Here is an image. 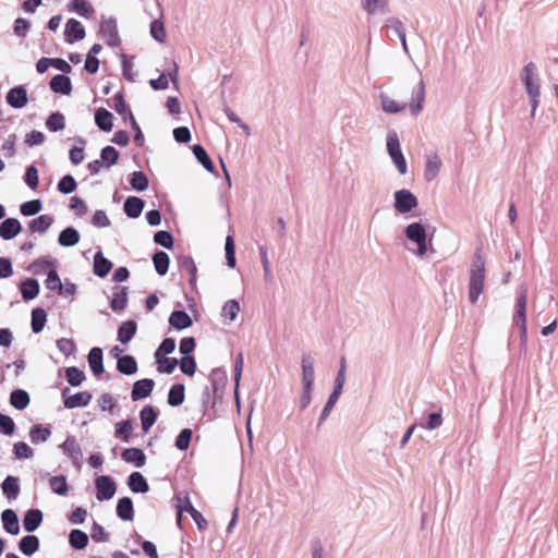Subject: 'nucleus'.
Returning <instances> with one entry per match:
<instances>
[{
    "label": "nucleus",
    "mask_w": 558,
    "mask_h": 558,
    "mask_svg": "<svg viewBox=\"0 0 558 558\" xmlns=\"http://www.w3.org/2000/svg\"><path fill=\"white\" fill-rule=\"evenodd\" d=\"M112 101H113L112 107L117 111V113H119L124 120H126L128 117H130V113H132V111L130 110L129 106L126 105L123 94L117 93L113 96Z\"/></svg>",
    "instance_id": "09e8293b"
},
{
    "label": "nucleus",
    "mask_w": 558,
    "mask_h": 558,
    "mask_svg": "<svg viewBox=\"0 0 558 558\" xmlns=\"http://www.w3.org/2000/svg\"><path fill=\"white\" fill-rule=\"evenodd\" d=\"M14 454L17 459H29L33 457V449L24 441H19L13 447Z\"/></svg>",
    "instance_id": "0e129e2a"
},
{
    "label": "nucleus",
    "mask_w": 558,
    "mask_h": 558,
    "mask_svg": "<svg viewBox=\"0 0 558 558\" xmlns=\"http://www.w3.org/2000/svg\"><path fill=\"white\" fill-rule=\"evenodd\" d=\"M51 435V430L48 427H41L40 425H35L32 427L29 432V438L33 444L44 442Z\"/></svg>",
    "instance_id": "3c124183"
},
{
    "label": "nucleus",
    "mask_w": 558,
    "mask_h": 558,
    "mask_svg": "<svg viewBox=\"0 0 558 558\" xmlns=\"http://www.w3.org/2000/svg\"><path fill=\"white\" fill-rule=\"evenodd\" d=\"M441 168V160L437 154H433L427 157L426 167H425V179L427 181L434 180Z\"/></svg>",
    "instance_id": "2f4dec72"
},
{
    "label": "nucleus",
    "mask_w": 558,
    "mask_h": 558,
    "mask_svg": "<svg viewBox=\"0 0 558 558\" xmlns=\"http://www.w3.org/2000/svg\"><path fill=\"white\" fill-rule=\"evenodd\" d=\"M49 486L53 493L61 496L66 495L69 490L66 477L64 475L52 476L49 480Z\"/></svg>",
    "instance_id": "8fccbe9b"
},
{
    "label": "nucleus",
    "mask_w": 558,
    "mask_h": 558,
    "mask_svg": "<svg viewBox=\"0 0 558 558\" xmlns=\"http://www.w3.org/2000/svg\"><path fill=\"white\" fill-rule=\"evenodd\" d=\"M144 201L136 196H130L124 202V213L130 218H137L143 211Z\"/></svg>",
    "instance_id": "6ab92c4d"
},
{
    "label": "nucleus",
    "mask_w": 558,
    "mask_h": 558,
    "mask_svg": "<svg viewBox=\"0 0 558 558\" xmlns=\"http://www.w3.org/2000/svg\"><path fill=\"white\" fill-rule=\"evenodd\" d=\"M526 304L527 289L523 288L520 291V295L515 304V314L513 316V322L521 326L523 332H525L526 329Z\"/></svg>",
    "instance_id": "6e6552de"
},
{
    "label": "nucleus",
    "mask_w": 558,
    "mask_h": 558,
    "mask_svg": "<svg viewBox=\"0 0 558 558\" xmlns=\"http://www.w3.org/2000/svg\"><path fill=\"white\" fill-rule=\"evenodd\" d=\"M156 361L158 364V371L167 374H171L179 363L177 359L167 356H159V360Z\"/></svg>",
    "instance_id": "13d9d810"
},
{
    "label": "nucleus",
    "mask_w": 558,
    "mask_h": 558,
    "mask_svg": "<svg viewBox=\"0 0 558 558\" xmlns=\"http://www.w3.org/2000/svg\"><path fill=\"white\" fill-rule=\"evenodd\" d=\"M117 514L124 521H131L134 518L133 501L129 497H123L118 501Z\"/></svg>",
    "instance_id": "a878e982"
},
{
    "label": "nucleus",
    "mask_w": 558,
    "mask_h": 558,
    "mask_svg": "<svg viewBox=\"0 0 558 558\" xmlns=\"http://www.w3.org/2000/svg\"><path fill=\"white\" fill-rule=\"evenodd\" d=\"M53 222V219L49 215H41L29 222V229L32 232H45Z\"/></svg>",
    "instance_id": "c03bdc74"
},
{
    "label": "nucleus",
    "mask_w": 558,
    "mask_h": 558,
    "mask_svg": "<svg viewBox=\"0 0 558 558\" xmlns=\"http://www.w3.org/2000/svg\"><path fill=\"white\" fill-rule=\"evenodd\" d=\"M19 548L24 555L31 556L38 550L39 539L35 535L24 536L20 541Z\"/></svg>",
    "instance_id": "e433bc0d"
},
{
    "label": "nucleus",
    "mask_w": 558,
    "mask_h": 558,
    "mask_svg": "<svg viewBox=\"0 0 558 558\" xmlns=\"http://www.w3.org/2000/svg\"><path fill=\"white\" fill-rule=\"evenodd\" d=\"M92 399V395L88 391H81L73 396L65 398L64 407L68 409H74L80 407H86Z\"/></svg>",
    "instance_id": "c85d7f7f"
},
{
    "label": "nucleus",
    "mask_w": 558,
    "mask_h": 558,
    "mask_svg": "<svg viewBox=\"0 0 558 558\" xmlns=\"http://www.w3.org/2000/svg\"><path fill=\"white\" fill-rule=\"evenodd\" d=\"M175 349V341L172 338H166L155 353L156 360H159V356H166L172 353Z\"/></svg>",
    "instance_id": "69168bd1"
},
{
    "label": "nucleus",
    "mask_w": 558,
    "mask_h": 558,
    "mask_svg": "<svg viewBox=\"0 0 558 558\" xmlns=\"http://www.w3.org/2000/svg\"><path fill=\"white\" fill-rule=\"evenodd\" d=\"M154 241L166 248H171L173 246V236L168 231L156 232Z\"/></svg>",
    "instance_id": "338daca9"
},
{
    "label": "nucleus",
    "mask_w": 558,
    "mask_h": 558,
    "mask_svg": "<svg viewBox=\"0 0 558 558\" xmlns=\"http://www.w3.org/2000/svg\"><path fill=\"white\" fill-rule=\"evenodd\" d=\"M153 263L156 269V272L160 276H165L169 269V256L167 253L159 251L154 254Z\"/></svg>",
    "instance_id": "79ce46f5"
},
{
    "label": "nucleus",
    "mask_w": 558,
    "mask_h": 558,
    "mask_svg": "<svg viewBox=\"0 0 558 558\" xmlns=\"http://www.w3.org/2000/svg\"><path fill=\"white\" fill-rule=\"evenodd\" d=\"M100 157L102 163H105L107 168H110L111 166L117 163L119 159V153L114 147L106 146L105 148H102Z\"/></svg>",
    "instance_id": "5fc2aeb1"
},
{
    "label": "nucleus",
    "mask_w": 558,
    "mask_h": 558,
    "mask_svg": "<svg viewBox=\"0 0 558 558\" xmlns=\"http://www.w3.org/2000/svg\"><path fill=\"white\" fill-rule=\"evenodd\" d=\"M193 154L207 171H214L215 166L203 146L194 145Z\"/></svg>",
    "instance_id": "de8ad7c7"
},
{
    "label": "nucleus",
    "mask_w": 558,
    "mask_h": 558,
    "mask_svg": "<svg viewBox=\"0 0 558 558\" xmlns=\"http://www.w3.org/2000/svg\"><path fill=\"white\" fill-rule=\"evenodd\" d=\"M46 126L51 132L63 130L65 126L64 116L60 112H53L46 121Z\"/></svg>",
    "instance_id": "603ef678"
},
{
    "label": "nucleus",
    "mask_w": 558,
    "mask_h": 558,
    "mask_svg": "<svg viewBox=\"0 0 558 558\" xmlns=\"http://www.w3.org/2000/svg\"><path fill=\"white\" fill-rule=\"evenodd\" d=\"M169 324L173 328L181 330L191 327L193 322L185 311H173L169 317Z\"/></svg>",
    "instance_id": "dca6fc26"
},
{
    "label": "nucleus",
    "mask_w": 558,
    "mask_h": 558,
    "mask_svg": "<svg viewBox=\"0 0 558 558\" xmlns=\"http://www.w3.org/2000/svg\"><path fill=\"white\" fill-rule=\"evenodd\" d=\"M405 234L417 244L418 255L423 256L427 251L425 228L418 222H413L407 227Z\"/></svg>",
    "instance_id": "39448f33"
},
{
    "label": "nucleus",
    "mask_w": 558,
    "mask_h": 558,
    "mask_svg": "<svg viewBox=\"0 0 558 558\" xmlns=\"http://www.w3.org/2000/svg\"><path fill=\"white\" fill-rule=\"evenodd\" d=\"M155 383L153 379L145 378L140 379L133 384L131 397L133 401H137L144 398H147L153 389H154Z\"/></svg>",
    "instance_id": "1a4fd4ad"
},
{
    "label": "nucleus",
    "mask_w": 558,
    "mask_h": 558,
    "mask_svg": "<svg viewBox=\"0 0 558 558\" xmlns=\"http://www.w3.org/2000/svg\"><path fill=\"white\" fill-rule=\"evenodd\" d=\"M61 447L63 452L74 462H77L82 458L81 447L74 437H68Z\"/></svg>",
    "instance_id": "c756f323"
},
{
    "label": "nucleus",
    "mask_w": 558,
    "mask_h": 558,
    "mask_svg": "<svg viewBox=\"0 0 558 558\" xmlns=\"http://www.w3.org/2000/svg\"><path fill=\"white\" fill-rule=\"evenodd\" d=\"M64 35L69 43L81 40L85 37V28L77 20L70 19L65 24Z\"/></svg>",
    "instance_id": "f8f14e48"
},
{
    "label": "nucleus",
    "mask_w": 558,
    "mask_h": 558,
    "mask_svg": "<svg viewBox=\"0 0 558 558\" xmlns=\"http://www.w3.org/2000/svg\"><path fill=\"white\" fill-rule=\"evenodd\" d=\"M137 325L134 320H126L118 329V340L124 344L130 342L135 336Z\"/></svg>",
    "instance_id": "393cba45"
},
{
    "label": "nucleus",
    "mask_w": 558,
    "mask_h": 558,
    "mask_svg": "<svg viewBox=\"0 0 558 558\" xmlns=\"http://www.w3.org/2000/svg\"><path fill=\"white\" fill-rule=\"evenodd\" d=\"M130 183L136 191H145L148 187V179L142 171L133 172Z\"/></svg>",
    "instance_id": "4d7b16f0"
},
{
    "label": "nucleus",
    "mask_w": 558,
    "mask_h": 558,
    "mask_svg": "<svg viewBox=\"0 0 558 558\" xmlns=\"http://www.w3.org/2000/svg\"><path fill=\"white\" fill-rule=\"evenodd\" d=\"M425 100V87L424 83L421 81L412 92V98L409 102V108L412 114L417 116L423 110V105Z\"/></svg>",
    "instance_id": "9d476101"
},
{
    "label": "nucleus",
    "mask_w": 558,
    "mask_h": 558,
    "mask_svg": "<svg viewBox=\"0 0 558 558\" xmlns=\"http://www.w3.org/2000/svg\"><path fill=\"white\" fill-rule=\"evenodd\" d=\"M380 100L383 110L388 113H398L404 110L408 106L405 102H398L386 95H381Z\"/></svg>",
    "instance_id": "a18cd8bd"
},
{
    "label": "nucleus",
    "mask_w": 558,
    "mask_h": 558,
    "mask_svg": "<svg viewBox=\"0 0 558 558\" xmlns=\"http://www.w3.org/2000/svg\"><path fill=\"white\" fill-rule=\"evenodd\" d=\"M485 281V260L481 254L474 256L473 263L470 269V282H469V300L472 304H475L478 296L484 291Z\"/></svg>",
    "instance_id": "f257e3e1"
},
{
    "label": "nucleus",
    "mask_w": 558,
    "mask_h": 558,
    "mask_svg": "<svg viewBox=\"0 0 558 558\" xmlns=\"http://www.w3.org/2000/svg\"><path fill=\"white\" fill-rule=\"evenodd\" d=\"M181 372L185 375L193 376L196 372V362L193 356H183L180 361Z\"/></svg>",
    "instance_id": "774afa93"
},
{
    "label": "nucleus",
    "mask_w": 558,
    "mask_h": 558,
    "mask_svg": "<svg viewBox=\"0 0 558 558\" xmlns=\"http://www.w3.org/2000/svg\"><path fill=\"white\" fill-rule=\"evenodd\" d=\"M416 196L409 190H399L395 193V208L400 214H407L417 206Z\"/></svg>",
    "instance_id": "20e7f679"
},
{
    "label": "nucleus",
    "mask_w": 558,
    "mask_h": 558,
    "mask_svg": "<svg viewBox=\"0 0 558 558\" xmlns=\"http://www.w3.org/2000/svg\"><path fill=\"white\" fill-rule=\"evenodd\" d=\"M179 266L181 269L186 271L190 276L189 282L192 289L196 287V274L197 268L191 256H181L179 258Z\"/></svg>",
    "instance_id": "cd10ccee"
},
{
    "label": "nucleus",
    "mask_w": 558,
    "mask_h": 558,
    "mask_svg": "<svg viewBox=\"0 0 558 558\" xmlns=\"http://www.w3.org/2000/svg\"><path fill=\"white\" fill-rule=\"evenodd\" d=\"M302 383L303 388H313L314 385V362L311 356L302 359Z\"/></svg>",
    "instance_id": "a211bd4d"
},
{
    "label": "nucleus",
    "mask_w": 558,
    "mask_h": 558,
    "mask_svg": "<svg viewBox=\"0 0 558 558\" xmlns=\"http://www.w3.org/2000/svg\"><path fill=\"white\" fill-rule=\"evenodd\" d=\"M70 544L75 549H84L88 544V536L81 530H73L69 536Z\"/></svg>",
    "instance_id": "49530a36"
},
{
    "label": "nucleus",
    "mask_w": 558,
    "mask_h": 558,
    "mask_svg": "<svg viewBox=\"0 0 558 558\" xmlns=\"http://www.w3.org/2000/svg\"><path fill=\"white\" fill-rule=\"evenodd\" d=\"M2 492L9 499H15L20 493L17 477L9 475L2 483Z\"/></svg>",
    "instance_id": "58836bf2"
},
{
    "label": "nucleus",
    "mask_w": 558,
    "mask_h": 558,
    "mask_svg": "<svg viewBox=\"0 0 558 558\" xmlns=\"http://www.w3.org/2000/svg\"><path fill=\"white\" fill-rule=\"evenodd\" d=\"M50 88L54 93H60L62 95H70L72 92L71 80L66 75L58 74L51 78Z\"/></svg>",
    "instance_id": "2eb2a0df"
},
{
    "label": "nucleus",
    "mask_w": 558,
    "mask_h": 558,
    "mask_svg": "<svg viewBox=\"0 0 558 558\" xmlns=\"http://www.w3.org/2000/svg\"><path fill=\"white\" fill-rule=\"evenodd\" d=\"M87 359L89 367L95 375L104 373L102 350L100 348H93L89 351Z\"/></svg>",
    "instance_id": "bb28decb"
},
{
    "label": "nucleus",
    "mask_w": 558,
    "mask_h": 558,
    "mask_svg": "<svg viewBox=\"0 0 558 558\" xmlns=\"http://www.w3.org/2000/svg\"><path fill=\"white\" fill-rule=\"evenodd\" d=\"M7 102L16 109L24 108L27 104V93L23 86H16L7 94Z\"/></svg>",
    "instance_id": "9b49d317"
},
{
    "label": "nucleus",
    "mask_w": 558,
    "mask_h": 558,
    "mask_svg": "<svg viewBox=\"0 0 558 558\" xmlns=\"http://www.w3.org/2000/svg\"><path fill=\"white\" fill-rule=\"evenodd\" d=\"M240 312V304L235 300H230L226 302L222 307V316L225 318H229L230 320H234Z\"/></svg>",
    "instance_id": "052dcab7"
},
{
    "label": "nucleus",
    "mask_w": 558,
    "mask_h": 558,
    "mask_svg": "<svg viewBox=\"0 0 558 558\" xmlns=\"http://www.w3.org/2000/svg\"><path fill=\"white\" fill-rule=\"evenodd\" d=\"M41 202L39 199H33L25 202L21 205V214L24 216H33L41 210Z\"/></svg>",
    "instance_id": "680f3d73"
},
{
    "label": "nucleus",
    "mask_w": 558,
    "mask_h": 558,
    "mask_svg": "<svg viewBox=\"0 0 558 558\" xmlns=\"http://www.w3.org/2000/svg\"><path fill=\"white\" fill-rule=\"evenodd\" d=\"M47 320V314L44 308L37 307L32 311V330L35 333L40 332L46 324Z\"/></svg>",
    "instance_id": "37998d69"
},
{
    "label": "nucleus",
    "mask_w": 558,
    "mask_h": 558,
    "mask_svg": "<svg viewBox=\"0 0 558 558\" xmlns=\"http://www.w3.org/2000/svg\"><path fill=\"white\" fill-rule=\"evenodd\" d=\"M534 78H535V64L533 62H530L523 68L522 80L524 82L526 93L531 98L533 112L535 111L536 107L538 106V98H539V94H541L539 85Z\"/></svg>",
    "instance_id": "f03ea898"
},
{
    "label": "nucleus",
    "mask_w": 558,
    "mask_h": 558,
    "mask_svg": "<svg viewBox=\"0 0 558 558\" xmlns=\"http://www.w3.org/2000/svg\"><path fill=\"white\" fill-rule=\"evenodd\" d=\"M111 268L112 263L101 252H97L94 257V274L104 278L110 272Z\"/></svg>",
    "instance_id": "412c9836"
},
{
    "label": "nucleus",
    "mask_w": 558,
    "mask_h": 558,
    "mask_svg": "<svg viewBox=\"0 0 558 558\" xmlns=\"http://www.w3.org/2000/svg\"><path fill=\"white\" fill-rule=\"evenodd\" d=\"M10 403L17 410H24L29 404V396L25 390L16 389L11 392Z\"/></svg>",
    "instance_id": "ea45409f"
},
{
    "label": "nucleus",
    "mask_w": 558,
    "mask_h": 558,
    "mask_svg": "<svg viewBox=\"0 0 558 558\" xmlns=\"http://www.w3.org/2000/svg\"><path fill=\"white\" fill-rule=\"evenodd\" d=\"M128 305V288L114 287L110 306L114 312L123 311Z\"/></svg>",
    "instance_id": "4468645a"
},
{
    "label": "nucleus",
    "mask_w": 558,
    "mask_h": 558,
    "mask_svg": "<svg viewBox=\"0 0 558 558\" xmlns=\"http://www.w3.org/2000/svg\"><path fill=\"white\" fill-rule=\"evenodd\" d=\"M65 377L70 385L80 386L85 379V374L77 367L71 366L65 369Z\"/></svg>",
    "instance_id": "6e6d98bb"
},
{
    "label": "nucleus",
    "mask_w": 558,
    "mask_h": 558,
    "mask_svg": "<svg viewBox=\"0 0 558 558\" xmlns=\"http://www.w3.org/2000/svg\"><path fill=\"white\" fill-rule=\"evenodd\" d=\"M113 116L105 108H99L95 113V122L97 126L105 131L110 132L113 126Z\"/></svg>",
    "instance_id": "4be33fe9"
},
{
    "label": "nucleus",
    "mask_w": 558,
    "mask_h": 558,
    "mask_svg": "<svg viewBox=\"0 0 558 558\" xmlns=\"http://www.w3.org/2000/svg\"><path fill=\"white\" fill-rule=\"evenodd\" d=\"M96 497L99 501L108 500L113 497L117 490L114 481L108 475L98 476L95 481Z\"/></svg>",
    "instance_id": "423d86ee"
},
{
    "label": "nucleus",
    "mask_w": 558,
    "mask_h": 558,
    "mask_svg": "<svg viewBox=\"0 0 558 558\" xmlns=\"http://www.w3.org/2000/svg\"><path fill=\"white\" fill-rule=\"evenodd\" d=\"M122 459L128 463H133L137 468H142L146 462V456L142 449L128 448L122 451Z\"/></svg>",
    "instance_id": "f3484780"
},
{
    "label": "nucleus",
    "mask_w": 558,
    "mask_h": 558,
    "mask_svg": "<svg viewBox=\"0 0 558 558\" xmlns=\"http://www.w3.org/2000/svg\"><path fill=\"white\" fill-rule=\"evenodd\" d=\"M1 519L3 522V529L8 533H10L12 535L19 534V532H20L19 520H17L16 513L13 510H11V509L4 510L1 514Z\"/></svg>",
    "instance_id": "aec40b11"
},
{
    "label": "nucleus",
    "mask_w": 558,
    "mask_h": 558,
    "mask_svg": "<svg viewBox=\"0 0 558 558\" xmlns=\"http://www.w3.org/2000/svg\"><path fill=\"white\" fill-rule=\"evenodd\" d=\"M41 521V511L38 509H31L24 515L23 525L27 532H33L40 525Z\"/></svg>",
    "instance_id": "b1692460"
},
{
    "label": "nucleus",
    "mask_w": 558,
    "mask_h": 558,
    "mask_svg": "<svg viewBox=\"0 0 558 558\" xmlns=\"http://www.w3.org/2000/svg\"><path fill=\"white\" fill-rule=\"evenodd\" d=\"M22 230L20 221L15 218H8L0 225V236L3 240H11Z\"/></svg>",
    "instance_id": "ddd939ff"
},
{
    "label": "nucleus",
    "mask_w": 558,
    "mask_h": 558,
    "mask_svg": "<svg viewBox=\"0 0 558 558\" xmlns=\"http://www.w3.org/2000/svg\"><path fill=\"white\" fill-rule=\"evenodd\" d=\"M158 413L151 405L144 407L140 412L141 425L144 433H147L155 424Z\"/></svg>",
    "instance_id": "5701e85b"
},
{
    "label": "nucleus",
    "mask_w": 558,
    "mask_h": 558,
    "mask_svg": "<svg viewBox=\"0 0 558 558\" xmlns=\"http://www.w3.org/2000/svg\"><path fill=\"white\" fill-rule=\"evenodd\" d=\"M59 244L62 246H73L78 243L80 234L74 228H65L59 234Z\"/></svg>",
    "instance_id": "a19ab883"
},
{
    "label": "nucleus",
    "mask_w": 558,
    "mask_h": 558,
    "mask_svg": "<svg viewBox=\"0 0 558 558\" xmlns=\"http://www.w3.org/2000/svg\"><path fill=\"white\" fill-rule=\"evenodd\" d=\"M128 485L133 493H146L149 489L147 481L140 472H133L129 476Z\"/></svg>",
    "instance_id": "72a5a7b5"
},
{
    "label": "nucleus",
    "mask_w": 558,
    "mask_h": 558,
    "mask_svg": "<svg viewBox=\"0 0 558 558\" xmlns=\"http://www.w3.org/2000/svg\"><path fill=\"white\" fill-rule=\"evenodd\" d=\"M387 150H388L392 161L395 162L398 171L401 174H405L407 173V161L401 151L399 138L396 133H391L388 135Z\"/></svg>",
    "instance_id": "7ed1b4c3"
},
{
    "label": "nucleus",
    "mask_w": 558,
    "mask_h": 558,
    "mask_svg": "<svg viewBox=\"0 0 558 558\" xmlns=\"http://www.w3.org/2000/svg\"><path fill=\"white\" fill-rule=\"evenodd\" d=\"M117 368L124 375H133L137 372V362L132 355H124L118 359Z\"/></svg>",
    "instance_id": "c9c22d12"
},
{
    "label": "nucleus",
    "mask_w": 558,
    "mask_h": 558,
    "mask_svg": "<svg viewBox=\"0 0 558 558\" xmlns=\"http://www.w3.org/2000/svg\"><path fill=\"white\" fill-rule=\"evenodd\" d=\"M21 293L25 301L35 299L39 293V284L36 279L28 278L21 283Z\"/></svg>",
    "instance_id": "f704fd0d"
},
{
    "label": "nucleus",
    "mask_w": 558,
    "mask_h": 558,
    "mask_svg": "<svg viewBox=\"0 0 558 558\" xmlns=\"http://www.w3.org/2000/svg\"><path fill=\"white\" fill-rule=\"evenodd\" d=\"M182 499H183L185 511L191 514V517L195 521L197 527L201 531H204L207 527V520L203 517V514L197 509L194 508V506L192 505V502L187 496L182 497Z\"/></svg>",
    "instance_id": "473e14b6"
},
{
    "label": "nucleus",
    "mask_w": 558,
    "mask_h": 558,
    "mask_svg": "<svg viewBox=\"0 0 558 558\" xmlns=\"http://www.w3.org/2000/svg\"><path fill=\"white\" fill-rule=\"evenodd\" d=\"M192 436H193L192 429H190V428L182 429L175 439V447L181 451L186 450L190 446Z\"/></svg>",
    "instance_id": "bf43d9fd"
},
{
    "label": "nucleus",
    "mask_w": 558,
    "mask_h": 558,
    "mask_svg": "<svg viewBox=\"0 0 558 558\" xmlns=\"http://www.w3.org/2000/svg\"><path fill=\"white\" fill-rule=\"evenodd\" d=\"M185 388L182 384L173 385L168 393V403L171 407H178L184 402Z\"/></svg>",
    "instance_id": "4c0bfd02"
},
{
    "label": "nucleus",
    "mask_w": 558,
    "mask_h": 558,
    "mask_svg": "<svg viewBox=\"0 0 558 558\" xmlns=\"http://www.w3.org/2000/svg\"><path fill=\"white\" fill-rule=\"evenodd\" d=\"M68 8L70 11H74L86 19L90 17L95 12L88 0H71Z\"/></svg>",
    "instance_id": "7c9ffc66"
},
{
    "label": "nucleus",
    "mask_w": 558,
    "mask_h": 558,
    "mask_svg": "<svg viewBox=\"0 0 558 558\" xmlns=\"http://www.w3.org/2000/svg\"><path fill=\"white\" fill-rule=\"evenodd\" d=\"M132 430V422L130 420H126L116 425L114 436L128 442L131 438Z\"/></svg>",
    "instance_id": "864d4df0"
},
{
    "label": "nucleus",
    "mask_w": 558,
    "mask_h": 558,
    "mask_svg": "<svg viewBox=\"0 0 558 558\" xmlns=\"http://www.w3.org/2000/svg\"><path fill=\"white\" fill-rule=\"evenodd\" d=\"M76 186V181L70 174L64 175L58 183V190L63 194H70L74 192Z\"/></svg>",
    "instance_id": "e2e57ef3"
},
{
    "label": "nucleus",
    "mask_w": 558,
    "mask_h": 558,
    "mask_svg": "<svg viewBox=\"0 0 558 558\" xmlns=\"http://www.w3.org/2000/svg\"><path fill=\"white\" fill-rule=\"evenodd\" d=\"M100 35L106 40V44L111 47L119 45V34L117 22L113 19L104 20L100 24Z\"/></svg>",
    "instance_id": "0eeeda50"
}]
</instances>
